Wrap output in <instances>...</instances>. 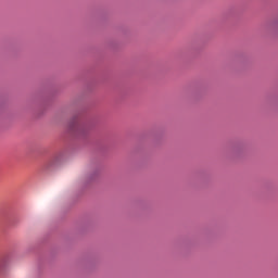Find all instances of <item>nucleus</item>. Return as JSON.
Masks as SVG:
<instances>
[{
  "label": "nucleus",
  "mask_w": 278,
  "mask_h": 278,
  "mask_svg": "<svg viewBox=\"0 0 278 278\" xmlns=\"http://www.w3.org/2000/svg\"><path fill=\"white\" fill-rule=\"evenodd\" d=\"M79 128H80V126H79V124H77V125H76V129H79Z\"/></svg>",
  "instance_id": "1"
}]
</instances>
